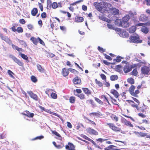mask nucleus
<instances>
[{
  "label": "nucleus",
  "instance_id": "obj_1",
  "mask_svg": "<svg viewBox=\"0 0 150 150\" xmlns=\"http://www.w3.org/2000/svg\"><path fill=\"white\" fill-rule=\"evenodd\" d=\"M135 89V86L133 85H132L130 87L129 91L132 96L135 97H137L138 96L137 94L139 92L138 90H135L134 92V91Z\"/></svg>",
  "mask_w": 150,
  "mask_h": 150
},
{
  "label": "nucleus",
  "instance_id": "obj_2",
  "mask_svg": "<svg viewBox=\"0 0 150 150\" xmlns=\"http://www.w3.org/2000/svg\"><path fill=\"white\" fill-rule=\"evenodd\" d=\"M129 41L130 42L134 43H141L142 40H139V38L138 35L136 36H132L130 37Z\"/></svg>",
  "mask_w": 150,
  "mask_h": 150
},
{
  "label": "nucleus",
  "instance_id": "obj_3",
  "mask_svg": "<svg viewBox=\"0 0 150 150\" xmlns=\"http://www.w3.org/2000/svg\"><path fill=\"white\" fill-rule=\"evenodd\" d=\"M116 30L117 33L120 37L126 38L129 36L128 33L124 30L120 28H117Z\"/></svg>",
  "mask_w": 150,
  "mask_h": 150
},
{
  "label": "nucleus",
  "instance_id": "obj_4",
  "mask_svg": "<svg viewBox=\"0 0 150 150\" xmlns=\"http://www.w3.org/2000/svg\"><path fill=\"white\" fill-rule=\"evenodd\" d=\"M103 10L109 11H111L113 7L111 4L109 3L103 2Z\"/></svg>",
  "mask_w": 150,
  "mask_h": 150
},
{
  "label": "nucleus",
  "instance_id": "obj_5",
  "mask_svg": "<svg viewBox=\"0 0 150 150\" xmlns=\"http://www.w3.org/2000/svg\"><path fill=\"white\" fill-rule=\"evenodd\" d=\"M107 125H108L109 126L110 128L113 131H115L120 132L122 133H124L120 128L115 126L113 124L110 123H107Z\"/></svg>",
  "mask_w": 150,
  "mask_h": 150
},
{
  "label": "nucleus",
  "instance_id": "obj_6",
  "mask_svg": "<svg viewBox=\"0 0 150 150\" xmlns=\"http://www.w3.org/2000/svg\"><path fill=\"white\" fill-rule=\"evenodd\" d=\"M10 57L19 66L21 67H23V66L24 63L19 59L15 57L13 55H10Z\"/></svg>",
  "mask_w": 150,
  "mask_h": 150
},
{
  "label": "nucleus",
  "instance_id": "obj_7",
  "mask_svg": "<svg viewBox=\"0 0 150 150\" xmlns=\"http://www.w3.org/2000/svg\"><path fill=\"white\" fill-rule=\"evenodd\" d=\"M93 4L96 8L98 11H101L103 9V2L101 3L95 2Z\"/></svg>",
  "mask_w": 150,
  "mask_h": 150
},
{
  "label": "nucleus",
  "instance_id": "obj_8",
  "mask_svg": "<svg viewBox=\"0 0 150 150\" xmlns=\"http://www.w3.org/2000/svg\"><path fill=\"white\" fill-rule=\"evenodd\" d=\"M0 38L1 39L5 41L6 42L8 43L10 45L12 44L11 41L8 38V37L6 36H3L2 34L0 33Z\"/></svg>",
  "mask_w": 150,
  "mask_h": 150
},
{
  "label": "nucleus",
  "instance_id": "obj_9",
  "mask_svg": "<svg viewBox=\"0 0 150 150\" xmlns=\"http://www.w3.org/2000/svg\"><path fill=\"white\" fill-rule=\"evenodd\" d=\"M27 92L32 98L35 100H38V97L36 94L34 93L31 91H28Z\"/></svg>",
  "mask_w": 150,
  "mask_h": 150
},
{
  "label": "nucleus",
  "instance_id": "obj_10",
  "mask_svg": "<svg viewBox=\"0 0 150 150\" xmlns=\"http://www.w3.org/2000/svg\"><path fill=\"white\" fill-rule=\"evenodd\" d=\"M142 73L144 74H148L149 71V68L144 66L141 68Z\"/></svg>",
  "mask_w": 150,
  "mask_h": 150
},
{
  "label": "nucleus",
  "instance_id": "obj_11",
  "mask_svg": "<svg viewBox=\"0 0 150 150\" xmlns=\"http://www.w3.org/2000/svg\"><path fill=\"white\" fill-rule=\"evenodd\" d=\"M86 130L87 132L90 134H93L96 135H98V132L90 128L86 129Z\"/></svg>",
  "mask_w": 150,
  "mask_h": 150
},
{
  "label": "nucleus",
  "instance_id": "obj_12",
  "mask_svg": "<svg viewBox=\"0 0 150 150\" xmlns=\"http://www.w3.org/2000/svg\"><path fill=\"white\" fill-rule=\"evenodd\" d=\"M132 67L131 66L126 65L125 66L123 70L125 73H127L130 71L132 69Z\"/></svg>",
  "mask_w": 150,
  "mask_h": 150
},
{
  "label": "nucleus",
  "instance_id": "obj_13",
  "mask_svg": "<svg viewBox=\"0 0 150 150\" xmlns=\"http://www.w3.org/2000/svg\"><path fill=\"white\" fill-rule=\"evenodd\" d=\"M122 122L123 123L127 126H129L131 127H133V125L131 124L130 122L128 121L124 118L122 119Z\"/></svg>",
  "mask_w": 150,
  "mask_h": 150
},
{
  "label": "nucleus",
  "instance_id": "obj_14",
  "mask_svg": "<svg viewBox=\"0 0 150 150\" xmlns=\"http://www.w3.org/2000/svg\"><path fill=\"white\" fill-rule=\"evenodd\" d=\"M66 149L68 150H75L74 145L71 143H69L68 145L65 146Z\"/></svg>",
  "mask_w": 150,
  "mask_h": 150
},
{
  "label": "nucleus",
  "instance_id": "obj_15",
  "mask_svg": "<svg viewBox=\"0 0 150 150\" xmlns=\"http://www.w3.org/2000/svg\"><path fill=\"white\" fill-rule=\"evenodd\" d=\"M73 82L74 84H79L81 82V80L78 78V77H75L73 80Z\"/></svg>",
  "mask_w": 150,
  "mask_h": 150
},
{
  "label": "nucleus",
  "instance_id": "obj_16",
  "mask_svg": "<svg viewBox=\"0 0 150 150\" xmlns=\"http://www.w3.org/2000/svg\"><path fill=\"white\" fill-rule=\"evenodd\" d=\"M37 67L38 70L40 72L43 73L45 72L44 69L40 65L38 64H37Z\"/></svg>",
  "mask_w": 150,
  "mask_h": 150
},
{
  "label": "nucleus",
  "instance_id": "obj_17",
  "mask_svg": "<svg viewBox=\"0 0 150 150\" xmlns=\"http://www.w3.org/2000/svg\"><path fill=\"white\" fill-rule=\"evenodd\" d=\"M110 92L112 93L117 98L119 96L118 92L115 90L112 89L110 91Z\"/></svg>",
  "mask_w": 150,
  "mask_h": 150
},
{
  "label": "nucleus",
  "instance_id": "obj_18",
  "mask_svg": "<svg viewBox=\"0 0 150 150\" xmlns=\"http://www.w3.org/2000/svg\"><path fill=\"white\" fill-rule=\"evenodd\" d=\"M147 19V17L144 14L141 15L139 19V21H142L146 20Z\"/></svg>",
  "mask_w": 150,
  "mask_h": 150
},
{
  "label": "nucleus",
  "instance_id": "obj_19",
  "mask_svg": "<svg viewBox=\"0 0 150 150\" xmlns=\"http://www.w3.org/2000/svg\"><path fill=\"white\" fill-rule=\"evenodd\" d=\"M82 90L88 96L91 93L90 91L87 88H83Z\"/></svg>",
  "mask_w": 150,
  "mask_h": 150
},
{
  "label": "nucleus",
  "instance_id": "obj_20",
  "mask_svg": "<svg viewBox=\"0 0 150 150\" xmlns=\"http://www.w3.org/2000/svg\"><path fill=\"white\" fill-rule=\"evenodd\" d=\"M83 20V18L82 17H79L76 16L75 18V21L76 22H82Z\"/></svg>",
  "mask_w": 150,
  "mask_h": 150
},
{
  "label": "nucleus",
  "instance_id": "obj_21",
  "mask_svg": "<svg viewBox=\"0 0 150 150\" xmlns=\"http://www.w3.org/2000/svg\"><path fill=\"white\" fill-rule=\"evenodd\" d=\"M113 147H116V146L113 145H110L107 148H105L104 149L105 150H119V149H113L112 148Z\"/></svg>",
  "mask_w": 150,
  "mask_h": 150
},
{
  "label": "nucleus",
  "instance_id": "obj_22",
  "mask_svg": "<svg viewBox=\"0 0 150 150\" xmlns=\"http://www.w3.org/2000/svg\"><path fill=\"white\" fill-rule=\"evenodd\" d=\"M127 101L133 107L137 108L138 105L137 104H135L134 102L131 100H127Z\"/></svg>",
  "mask_w": 150,
  "mask_h": 150
},
{
  "label": "nucleus",
  "instance_id": "obj_23",
  "mask_svg": "<svg viewBox=\"0 0 150 150\" xmlns=\"http://www.w3.org/2000/svg\"><path fill=\"white\" fill-rule=\"evenodd\" d=\"M69 73L68 70L66 69L65 68L62 69V74L64 76H67L68 75Z\"/></svg>",
  "mask_w": 150,
  "mask_h": 150
},
{
  "label": "nucleus",
  "instance_id": "obj_24",
  "mask_svg": "<svg viewBox=\"0 0 150 150\" xmlns=\"http://www.w3.org/2000/svg\"><path fill=\"white\" fill-rule=\"evenodd\" d=\"M142 31L145 33H147L149 32V30L145 26H142L141 28Z\"/></svg>",
  "mask_w": 150,
  "mask_h": 150
},
{
  "label": "nucleus",
  "instance_id": "obj_25",
  "mask_svg": "<svg viewBox=\"0 0 150 150\" xmlns=\"http://www.w3.org/2000/svg\"><path fill=\"white\" fill-rule=\"evenodd\" d=\"M26 113L24 114V115L27 116L28 117H33L34 116V114L30 112L29 111H26Z\"/></svg>",
  "mask_w": 150,
  "mask_h": 150
},
{
  "label": "nucleus",
  "instance_id": "obj_26",
  "mask_svg": "<svg viewBox=\"0 0 150 150\" xmlns=\"http://www.w3.org/2000/svg\"><path fill=\"white\" fill-rule=\"evenodd\" d=\"M122 21L120 20L117 19L115 22V24L116 25L119 26H121Z\"/></svg>",
  "mask_w": 150,
  "mask_h": 150
},
{
  "label": "nucleus",
  "instance_id": "obj_27",
  "mask_svg": "<svg viewBox=\"0 0 150 150\" xmlns=\"http://www.w3.org/2000/svg\"><path fill=\"white\" fill-rule=\"evenodd\" d=\"M129 24L127 22H124L122 21L121 27L124 28H127L129 27Z\"/></svg>",
  "mask_w": 150,
  "mask_h": 150
},
{
  "label": "nucleus",
  "instance_id": "obj_28",
  "mask_svg": "<svg viewBox=\"0 0 150 150\" xmlns=\"http://www.w3.org/2000/svg\"><path fill=\"white\" fill-rule=\"evenodd\" d=\"M118 76L116 75H112L110 77V79L111 81H115L117 80L118 79Z\"/></svg>",
  "mask_w": 150,
  "mask_h": 150
},
{
  "label": "nucleus",
  "instance_id": "obj_29",
  "mask_svg": "<svg viewBox=\"0 0 150 150\" xmlns=\"http://www.w3.org/2000/svg\"><path fill=\"white\" fill-rule=\"evenodd\" d=\"M136 27L135 26H132L129 29V32L130 33H134L136 30Z\"/></svg>",
  "mask_w": 150,
  "mask_h": 150
},
{
  "label": "nucleus",
  "instance_id": "obj_30",
  "mask_svg": "<svg viewBox=\"0 0 150 150\" xmlns=\"http://www.w3.org/2000/svg\"><path fill=\"white\" fill-rule=\"evenodd\" d=\"M30 40L32 41L34 44L37 45L38 42V38L37 39L35 38L32 37L31 38Z\"/></svg>",
  "mask_w": 150,
  "mask_h": 150
},
{
  "label": "nucleus",
  "instance_id": "obj_31",
  "mask_svg": "<svg viewBox=\"0 0 150 150\" xmlns=\"http://www.w3.org/2000/svg\"><path fill=\"white\" fill-rule=\"evenodd\" d=\"M140 137H146L147 138H150V136H148L147 134L145 133L140 132Z\"/></svg>",
  "mask_w": 150,
  "mask_h": 150
},
{
  "label": "nucleus",
  "instance_id": "obj_32",
  "mask_svg": "<svg viewBox=\"0 0 150 150\" xmlns=\"http://www.w3.org/2000/svg\"><path fill=\"white\" fill-rule=\"evenodd\" d=\"M12 47L13 48L15 49L16 50L19 52H20V51H22L23 50L21 48H19L18 47L13 44L12 45Z\"/></svg>",
  "mask_w": 150,
  "mask_h": 150
},
{
  "label": "nucleus",
  "instance_id": "obj_33",
  "mask_svg": "<svg viewBox=\"0 0 150 150\" xmlns=\"http://www.w3.org/2000/svg\"><path fill=\"white\" fill-rule=\"evenodd\" d=\"M38 13V10L37 8H34L31 11V14L33 16H35Z\"/></svg>",
  "mask_w": 150,
  "mask_h": 150
},
{
  "label": "nucleus",
  "instance_id": "obj_34",
  "mask_svg": "<svg viewBox=\"0 0 150 150\" xmlns=\"http://www.w3.org/2000/svg\"><path fill=\"white\" fill-rule=\"evenodd\" d=\"M130 18L129 15H126L122 18V21L124 22H127Z\"/></svg>",
  "mask_w": 150,
  "mask_h": 150
},
{
  "label": "nucleus",
  "instance_id": "obj_35",
  "mask_svg": "<svg viewBox=\"0 0 150 150\" xmlns=\"http://www.w3.org/2000/svg\"><path fill=\"white\" fill-rule=\"evenodd\" d=\"M19 55L22 58L25 60H27L28 59V57L25 54H23L21 52H19Z\"/></svg>",
  "mask_w": 150,
  "mask_h": 150
},
{
  "label": "nucleus",
  "instance_id": "obj_36",
  "mask_svg": "<svg viewBox=\"0 0 150 150\" xmlns=\"http://www.w3.org/2000/svg\"><path fill=\"white\" fill-rule=\"evenodd\" d=\"M99 18L103 21H106L108 23H110L111 21L110 20L103 16H100Z\"/></svg>",
  "mask_w": 150,
  "mask_h": 150
},
{
  "label": "nucleus",
  "instance_id": "obj_37",
  "mask_svg": "<svg viewBox=\"0 0 150 150\" xmlns=\"http://www.w3.org/2000/svg\"><path fill=\"white\" fill-rule=\"evenodd\" d=\"M74 94L76 96H78L81 99H84L85 98L84 95L83 93L79 95L78 96V94L76 93L75 92H74Z\"/></svg>",
  "mask_w": 150,
  "mask_h": 150
},
{
  "label": "nucleus",
  "instance_id": "obj_38",
  "mask_svg": "<svg viewBox=\"0 0 150 150\" xmlns=\"http://www.w3.org/2000/svg\"><path fill=\"white\" fill-rule=\"evenodd\" d=\"M110 117L113 120H115L116 122L118 121V118L115 115L111 114L110 115Z\"/></svg>",
  "mask_w": 150,
  "mask_h": 150
},
{
  "label": "nucleus",
  "instance_id": "obj_39",
  "mask_svg": "<svg viewBox=\"0 0 150 150\" xmlns=\"http://www.w3.org/2000/svg\"><path fill=\"white\" fill-rule=\"evenodd\" d=\"M111 11L113 12L114 15L117 14L119 13V10L115 8H112V10Z\"/></svg>",
  "mask_w": 150,
  "mask_h": 150
},
{
  "label": "nucleus",
  "instance_id": "obj_40",
  "mask_svg": "<svg viewBox=\"0 0 150 150\" xmlns=\"http://www.w3.org/2000/svg\"><path fill=\"white\" fill-rule=\"evenodd\" d=\"M127 81L131 84H133L134 83V80L132 78H129L127 79Z\"/></svg>",
  "mask_w": 150,
  "mask_h": 150
},
{
  "label": "nucleus",
  "instance_id": "obj_41",
  "mask_svg": "<svg viewBox=\"0 0 150 150\" xmlns=\"http://www.w3.org/2000/svg\"><path fill=\"white\" fill-rule=\"evenodd\" d=\"M131 74L135 76H136L137 75L138 72L136 69H135L133 70L132 72L131 73Z\"/></svg>",
  "mask_w": 150,
  "mask_h": 150
},
{
  "label": "nucleus",
  "instance_id": "obj_42",
  "mask_svg": "<svg viewBox=\"0 0 150 150\" xmlns=\"http://www.w3.org/2000/svg\"><path fill=\"white\" fill-rule=\"evenodd\" d=\"M91 114L99 117L102 116V114L100 112H92L90 113V115Z\"/></svg>",
  "mask_w": 150,
  "mask_h": 150
},
{
  "label": "nucleus",
  "instance_id": "obj_43",
  "mask_svg": "<svg viewBox=\"0 0 150 150\" xmlns=\"http://www.w3.org/2000/svg\"><path fill=\"white\" fill-rule=\"evenodd\" d=\"M108 27L109 28V29H113V30H115V31H116V30L117 29V28H116L114 27L112 25H111V24H107Z\"/></svg>",
  "mask_w": 150,
  "mask_h": 150
},
{
  "label": "nucleus",
  "instance_id": "obj_44",
  "mask_svg": "<svg viewBox=\"0 0 150 150\" xmlns=\"http://www.w3.org/2000/svg\"><path fill=\"white\" fill-rule=\"evenodd\" d=\"M101 98L103 99L104 101H106L108 103H109V101L108 100L107 98L105 97V95H102L101 96Z\"/></svg>",
  "mask_w": 150,
  "mask_h": 150
},
{
  "label": "nucleus",
  "instance_id": "obj_45",
  "mask_svg": "<svg viewBox=\"0 0 150 150\" xmlns=\"http://www.w3.org/2000/svg\"><path fill=\"white\" fill-rule=\"evenodd\" d=\"M8 74L12 78H14V77L13 76L14 74L13 73L11 70H9L7 72Z\"/></svg>",
  "mask_w": 150,
  "mask_h": 150
},
{
  "label": "nucleus",
  "instance_id": "obj_46",
  "mask_svg": "<svg viewBox=\"0 0 150 150\" xmlns=\"http://www.w3.org/2000/svg\"><path fill=\"white\" fill-rule=\"evenodd\" d=\"M31 79L32 81L33 82L35 83L37 81V80L36 77L33 76H31Z\"/></svg>",
  "mask_w": 150,
  "mask_h": 150
},
{
  "label": "nucleus",
  "instance_id": "obj_47",
  "mask_svg": "<svg viewBox=\"0 0 150 150\" xmlns=\"http://www.w3.org/2000/svg\"><path fill=\"white\" fill-rule=\"evenodd\" d=\"M52 133L55 134L56 136H57L58 137L60 138L59 139H61L62 138L61 137L60 135L57 132H56L55 131H52Z\"/></svg>",
  "mask_w": 150,
  "mask_h": 150
},
{
  "label": "nucleus",
  "instance_id": "obj_48",
  "mask_svg": "<svg viewBox=\"0 0 150 150\" xmlns=\"http://www.w3.org/2000/svg\"><path fill=\"white\" fill-rule=\"evenodd\" d=\"M51 97L54 99H56L57 98V94L54 93H52L51 95Z\"/></svg>",
  "mask_w": 150,
  "mask_h": 150
},
{
  "label": "nucleus",
  "instance_id": "obj_49",
  "mask_svg": "<svg viewBox=\"0 0 150 150\" xmlns=\"http://www.w3.org/2000/svg\"><path fill=\"white\" fill-rule=\"evenodd\" d=\"M52 6L53 8L55 9L58 7L57 4L56 2H53L52 4Z\"/></svg>",
  "mask_w": 150,
  "mask_h": 150
},
{
  "label": "nucleus",
  "instance_id": "obj_50",
  "mask_svg": "<svg viewBox=\"0 0 150 150\" xmlns=\"http://www.w3.org/2000/svg\"><path fill=\"white\" fill-rule=\"evenodd\" d=\"M17 31L18 33H22L23 32V28L21 27H18L17 29Z\"/></svg>",
  "mask_w": 150,
  "mask_h": 150
},
{
  "label": "nucleus",
  "instance_id": "obj_51",
  "mask_svg": "<svg viewBox=\"0 0 150 150\" xmlns=\"http://www.w3.org/2000/svg\"><path fill=\"white\" fill-rule=\"evenodd\" d=\"M69 101L70 103H73L75 101V98L74 97H71L69 98Z\"/></svg>",
  "mask_w": 150,
  "mask_h": 150
},
{
  "label": "nucleus",
  "instance_id": "obj_52",
  "mask_svg": "<svg viewBox=\"0 0 150 150\" xmlns=\"http://www.w3.org/2000/svg\"><path fill=\"white\" fill-rule=\"evenodd\" d=\"M69 70L70 72L75 74H76L78 73V71L74 69H69Z\"/></svg>",
  "mask_w": 150,
  "mask_h": 150
},
{
  "label": "nucleus",
  "instance_id": "obj_53",
  "mask_svg": "<svg viewBox=\"0 0 150 150\" xmlns=\"http://www.w3.org/2000/svg\"><path fill=\"white\" fill-rule=\"evenodd\" d=\"M83 0H79V1H76L74 3L72 4H70V5H75L76 4H78V3H79L81 2H83Z\"/></svg>",
  "mask_w": 150,
  "mask_h": 150
},
{
  "label": "nucleus",
  "instance_id": "obj_54",
  "mask_svg": "<svg viewBox=\"0 0 150 150\" xmlns=\"http://www.w3.org/2000/svg\"><path fill=\"white\" fill-rule=\"evenodd\" d=\"M123 59V58L120 56H117V59H116V61L117 62H120L121 61V59Z\"/></svg>",
  "mask_w": 150,
  "mask_h": 150
},
{
  "label": "nucleus",
  "instance_id": "obj_55",
  "mask_svg": "<svg viewBox=\"0 0 150 150\" xmlns=\"http://www.w3.org/2000/svg\"><path fill=\"white\" fill-rule=\"evenodd\" d=\"M95 99L96 101L98 103H99L100 104H102L103 102H102V101L98 98H95Z\"/></svg>",
  "mask_w": 150,
  "mask_h": 150
},
{
  "label": "nucleus",
  "instance_id": "obj_56",
  "mask_svg": "<svg viewBox=\"0 0 150 150\" xmlns=\"http://www.w3.org/2000/svg\"><path fill=\"white\" fill-rule=\"evenodd\" d=\"M98 50L101 52H105V49H103L102 47H100L99 46L98 47Z\"/></svg>",
  "mask_w": 150,
  "mask_h": 150
},
{
  "label": "nucleus",
  "instance_id": "obj_57",
  "mask_svg": "<svg viewBox=\"0 0 150 150\" xmlns=\"http://www.w3.org/2000/svg\"><path fill=\"white\" fill-rule=\"evenodd\" d=\"M100 77L102 79L104 80H106V76L103 74H100Z\"/></svg>",
  "mask_w": 150,
  "mask_h": 150
},
{
  "label": "nucleus",
  "instance_id": "obj_58",
  "mask_svg": "<svg viewBox=\"0 0 150 150\" xmlns=\"http://www.w3.org/2000/svg\"><path fill=\"white\" fill-rule=\"evenodd\" d=\"M105 58L107 59H108L110 61L112 59V58L110 56L107 55L106 54H105Z\"/></svg>",
  "mask_w": 150,
  "mask_h": 150
},
{
  "label": "nucleus",
  "instance_id": "obj_59",
  "mask_svg": "<svg viewBox=\"0 0 150 150\" xmlns=\"http://www.w3.org/2000/svg\"><path fill=\"white\" fill-rule=\"evenodd\" d=\"M18 42L21 45H24L25 44V42L23 41V40H21L19 39H18Z\"/></svg>",
  "mask_w": 150,
  "mask_h": 150
},
{
  "label": "nucleus",
  "instance_id": "obj_60",
  "mask_svg": "<svg viewBox=\"0 0 150 150\" xmlns=\"http://www.w3.org/2000/svg\"><path fill=\"white\" fill-rule=\"evenodd\" d=\"M96 83L100 87L102 86L103 85V83L102 82L98 81H97Z\"/></svg>",
  "mask_w": 150,
  "mask_h": 150
},
{
  "label": "nucleus",
  "instance_id": "obj_61",
  "mask_svg": "<svg viewBox=\"0 0 150 150\" xmlns=\"http://www.w3.org/2000/svg\"><path fill=\"white\" fill-rule=\"evenodd\" d=\"M38 40H39V42L41 44L43 45H45V43L44 42L39 38L38 37Z\"/></svg>",
  "mask_w": 150,
  "mask_h": 150
},
{
  "label": "nucleus",
  "instance_id": "obj_62",
  "mask_svg": "<svg viewBox=\"0 0 150 150\" xmlns=\"http://www.w3.org/2000/svg\"><path fill=\"white\" fill-rule=\"evenodd\" d=\"M38 4L39 8H40L41 11H43V7L42 4L39 3H38Z\"/></svg>",
  "mask_w": 150,
  "mask_h": 150
},
{
  "label": "nucleus",
  "instance_id": "obj_63",
  "mask_svg": "<svg viewBox=\"0 0 150 150\" xmlns=\"http://www.w3.org/2000/svg\"><path fill=\"white\" fill-rule=\"evenodd\" d=\"M41 16L42 18H45L47 16L45 12L42 13Z\"/></svg>",
  "mask_w": 150,
  "mask_h": 150
},
{
  "label": "nucleus",
  "instance_id": "obj_64",
  "mask_svg": "<svg viewBox=\"0 0 150 150\" xmlns=\"http://www.w3.org/2000/svg\"><path fill=\"white\" fill-rule=\"evenodd\" d=\"M67 126L69 128H71L72 127V126L71 123L69 122H67Z\"/></svg>",
  "mask_w": 150,
  "mask_h": 150
}]
</instances>
